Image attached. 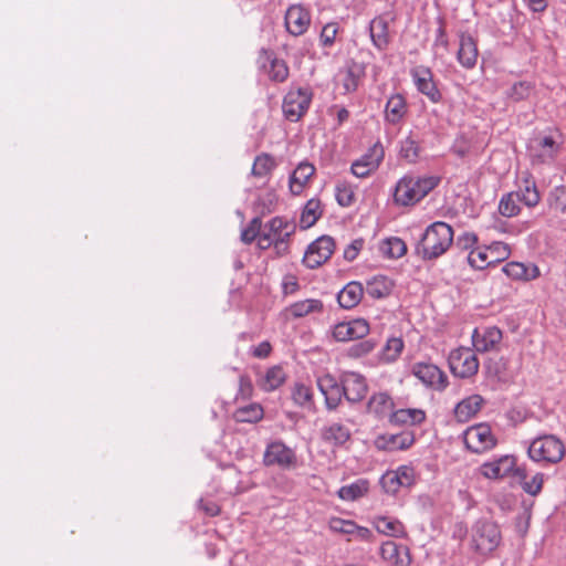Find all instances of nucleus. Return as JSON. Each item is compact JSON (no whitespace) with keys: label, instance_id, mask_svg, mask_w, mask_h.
<instances>
[{"label":"nucleus","instance_id":"1","mask_svg":"<svg viewBox=\"0 0 566 566\" xmlns=\"http://www.w3.org/2000/svg\"><path fill=\"white\" fill-rule=\"evenodd\" d=\"M453 229L443 221L428 226L416 244V253L422 260H434L444 254L453 242Z\"/></svg>","mask_w":566,"mask_h":566},{"label":"nucleus","instance_id":"2","mask_svg":"<svg viewBox=\"0 0 566 566\" xmlns=\"http://www.w3.org/2000/svg\"><path fill=\"white\" fill-rule=\"evenodd\" d=\"M440 182L437 176L406 175L400 178L394 192V201L399 206H413L432 191Z\"/></svg>","mask_w":566,"mask_h":566},{"label":"nucleus","instance_id":"3","mask_svg":"<svg viewBox=\"0 0 566 566\" xmlns=\"http://www.w3.org/2000/svg\"><path fill=\"white\" fill-rule=\"evenodd\" d=\"M502 539L499 526L489 520L482 518L471 528V544L481 555H488L496 549Z\"/></svg>","mask_w":566,"mask_h":566},{"label":"nucleus","instance_id":"4","mask_svg":"<svg viewBox=\"0 0 566 566\" xmlns=\"http://www.w3.org/2000/svg\"><path fill=\"white\" fill-rule=\"evenodd\" d=\"M527 452L535 462L557 463L564 458L565 447L557 437L547 434L534 439Z\"/></svg>","mask_w":566,"mask_h":566},{"label":"nucleus","instance_id":"5","mask_svg":"<svg viewBox=\"0 0 566 566\" xmlns=\"http://www.w3.org/2000/svg\"><path fill=\"white\" fill-rule=\"evenodd\" d=\"M559 136L545 135L533 139L528 146L530 157L535 165H551L562 149Z\"/></svg>","mask_w":566,"mask_h":566},{"label":"nucleus","instance_id":"6","mask_svg":"<svg viewBox=\"0 0 566 566\" xmlns=\"http://www.w3.org/2000/svg\"><path fill=\"white\" fill-rule=\"evenodd\" d=\"M312 92L308 87L291 88L284 96L282 109L291 122H297L308 109Z\"/></svg>","mask_w":566,"mask_h":566},{"label":"nucleus","instance_id":"7","mask_svg":"<svg viewBox=\"0 0 566 566\" xmlns=\"http://www.w3.org/2000/svg\"><path fill=\"white\" fill-rule=\"evenodd\" d=\"M449 366L454 376L469 378L478 373L479 360L472 349L459 347L450 353Z\"/></svg>","mask_w":566,"mask_h":566},{"label":"nucleus","instance_id":"8","mask_svg":"<svg viewBox=\"0 0 566 566\" xmlns=\"http://www.w3.org/2000/svg\"><path fill=\"white\" fill-rule=\"evenodd\" d=\"M296 460L297 458L294 450L280 440L268 443L263 454V463L265 467L276 465L282 470L294 468Z\"/></svg>","mask_w":566,"mask_h":566},{"label":"nucleus","instance_id":"9","mask_svg":"<svg viewBox=\"0 0 566 566\" xmlns=\"http://www.w3.org/2000/svg\"><path fill=\"white\" fill-rule=\"evenodd\" d=\"M465 447L474 453H482L492 449L496 440L486 423H479L468 428L463 433Z\"/></svg>","mask_w":566,"mask_h":566},{"label":"nucleus","instance_id":"10","mask_svg":"<svg viewBox=\"0 0 566 566\" xmlns=\"http://www.w3.org/2000/svg\"><path fill=\"white\" fill-rule=\"evenodd\" d=\"M335 241L329 235H322L312 242L303 258V263L308 269H317L333 254Z\"/></svg>","mask_w":566,"mask_h":566},{"label":"nucleus","instance_id":"11","mask_svg":"<svg viewBox=\"0 0 566 566\" xmlns=\"http://www.w3.org/2000/svg\"><path fill=\"white\" fill-rule=\"evenodd\" d=\"M385 157V149L380 142L375 143L367 151L356 159L350 167V171L358 178H366L378 169Z\"/></svg>","mask_w":566,"mask_h":566},{"label":"nucleus","instance_id":"12","mask_svg":"<svg viewBox=\"0 0 566 566\" xmlns=\"http://www.w3.org/2000/svg\"><path fill=\"white\" fill-rule=\"evenodd\" d=\"M416 473L413 468L409 465H400L395 471L386 472L380 484L386 493L396 494L401 488H410L415 484Z\"/></svg>","mask_w":566,"mask_h":566},{"label":"nucleus","instance_id":"13","mask_svg":"<svg viewBox=\"0 0 566 566\" xmlns=\"http://www.w3.org/2000/svg\"><path fill=\"white\" fill-rule=\"evenodd\" d=\"M411 373L424 386L434 390H443L448 386L447 375L431 363H416L412 366Z\"/></svg>","mask_w":566,"mask_h":566},{"label":"nucleus","instance_id":"14","mask_svg":"<svg viewBox=\"0 0 566 566\" xmlns=\"http://www.w3.org/2000/svg\"><path fill=\"white\" fill-rule=\"evenodd\" d=\"M316 384L324 396L326 409L336 410L344 398L342 379L337 380L333 375L324 374L317 377Z\"/></svg>","mask_w":566,"mask_h":566},{"label":"nucleus","instance_id":"15","mask_svg":"<svg viewBox=\"0 0 566 566\" xmlns=\"http://www.w3.org/2000/svg\"><path fill=\"white\" fill-rule=\"evenodd\" d=\"M410 75L417 90L432 103H439L442 99V94L437 87L432 71L429 67L417 66L410 71Z\"/></svg>","mask_w":566,"mask_h":566},{"label":"nucleus","instance_id":"16","mask_svg":"<svg viewBox=\"0 0 566 566\" xmlns=\"http://www.w3.org/2000/svg\"><path fill=\"white\" fill-rule=\"evenodd\" d=\"M502 338V331L496 326L475 327L472 333V344L479 353L499 350Z\"/></svg>","mask_w":566,"mask_h":566},{"label":"nucleus","instance_id":"17","mask_svg":"<svg viewBox=\"0 0 566 566\" xmlns=\"http://www.w3.org/2000/svg\"><path fill=\"white\" fill-rule=\"evenodd\" d=\"M344 398L349 403L360 402L368 392L366 378L355 371H347L342 375Z\"/></svg>","mask_w":566,"mask_h":566},{"label":"nucleus","instance_id":"18","mask_svg":"<svg viewBox=\"0 0 566 566\" xmlns=\"http://www.w3.org/2000/svg\"><path fill=\"white\" fill-rule=\"evenodd\" d=\"M415 433L411 430H403L398 433H382L376 437L375 447L378 450L395 452L408 450L415 443Z\"/></svg>","mask_w":566,"mask_h":566},{"label":"nucleus","instance_id":"19","mask_svg":"<svg viewBox=\"0 0 566 566\" xmlns=\"http://www.w3.org/2000/svg\"><path fill=\"white\" fill-rule=\"evenodd\" d=\"M369 323L364 318L340 322L333 328V337L337 342H349L364 338L369 333Z\"/></svg>","mask_w":566,"mask_h":566},{"label":"nucleus","instance_id":"20","mask_svg":"<svg viewBox=\"0 0 566 566\" xmlns=\"http://www.w3.org/2000/svg\"><path fill=\"white\" fill-rule=\"evenodd\" d=\"M395 20L391 13L375 17L369 23V34L375 48L384 51L390 43L389 24Z\"/></svg>","mask_w":566,"mask_h":566},{"label":"nucleus","instance_id":"21","mask_svg":"<svg viewBox=\"0 0 566 566\" xmlns=\"http://www.w3.org/2000/svg\"><path fill=\"white\" fill-rule=\"evenodd\" d=\"M516 185L517 189L512 191V193L515 195L520 202L528 208H534L539 203L541 193L534 177L528 171L521 174Z\"/></svg>","mask_w":566,"mask_h":566},{"label":"nucleus","instance_id":"22","mask_svg":"<svg viewBox=\"0 0 566 566\" xmlns=\"http://www.w3.org/2000/svg\"><path fill=\"white\" fill-rule=\"evenodd\" d=\"M284 20L289 33L297 36L307 31L311 24V14L303 6L293 4L286 10Z\"/></svg>","mask_w":566,"mask_h":566},{"label":"nucleus","instance_id":"23","mask_svg":"<svg viewBox=\"0 0 566 566\" xmlns=\"http://www.w3.org/2000/svg\"><path fill=\"white\" fill-rule=\"evenodd\" d=\"M395 401L387 391L374 392L366 405L367 412L377 420L389 419Z\"/></svg>","mask_w":566,"mask_h":566},{"label":"nucleus","instance_id":"24","mask_svg":"<svg viewBox=\"0 0 566 566\" xmlns=\"http://www.w3.org/2000/svg\"><path fill=\"white\" fill-rule=\"evenodd\" d=\"M407 114L408 104L406 98L399 93L390 95L384 109L385 123L392 126H398L403 123Z\"/></svg>","mask_w":566,"mask_h":566},{"label":"nucleus","instance_id":"25","mask_svg":"<svg viewBox=\"0 0 566 566\" xmlns=\"http://www.w3.org/2000/svg\"><path fill=\"white\" fill-rule=\"evenodd\" d=\"M515 458L513 455H502L493 461L483 463L480 467V473L486 479H502L513 471Z\"/></svg>","mask_w":566,"mask_h":566},{"label":"nucleus","instance_id":"26","mask_svg":"<svg viewBox=\"0 0 566 566\" xmlns=\"http://www.w3.org/2000/svg\"><path fill=\"white\" fill-rule=\"evenodd\" d=\"M479 56L476 41L468 33H461L457 60L464 69L471 70L475 66Z\"/></svg>","mask_w":566,"mask_h":566},{"label":"nucleus","instance_id":"27","mask_svg":"<svg viewBox=\"0 0 566 566\" xmlns=\"http://www.w3.org/2000/svg\"><path fill=\"white\" fill-rule=\"evenodd\" d=\"M350 430L340 422H331L322 428L321 438L334 447H340L350 439Z\"/></svg>","mask_w":566,"mask_h":566},{"label":"nucleus","instance_id":"28","mask_svg":"<svg viewBox=\"0 0 566 566\" xmlns=\"http://www.w3.org/2000/svg\"><path fill=\"white\" fill-rule=\"evenodd\" d=\"M484 399L480 395H471L460 402L454 408V417L459 422H467L473 418L481 409Z\"/></svg>","mask_w":566,"mask_h":566},{"label":"nucleus","instance_id":"29","mask_svg":"<svg viewBox=\"0 0 566 566\" xmlns=\"http://www.w3.org/2000/svg\"><path fill=\"white\" fill-rule=\"evenodd\" d=\"M364 286L357 281L347 283L337 294L338 304L346 310L357 306L364 295Z\"/></svg>","mask_w":566,"mask_h":566},{"label":"nucleus","instance_id":"30","mask_svg":"<svg viewBox=\"0 0 566 566\" xmlns=\"http://www.w3.org/2000/svg\"><path fill=\"white\" fill-rule=\"evenodd\" d=\"M426 420V412L418 408L392 410L388 422L392 426H417Z\"/></svg>","mask_w":566,"mask_h":566},{"label":"nucleus","instance_id":"31","mask_svg":"<svg viewBox=\"0 0 566 566\" xmlns=\"http://www.w3.org/2000/svg\"><path fill=\"white\" fill-rule=\"evenodd\" d=\"M260 62L272 81L283 82L287 78L289 67L283 60L272 57L270 53L264 51L260 56Z\"/></svg>","mask_w":566,"mask_h":566},{"label":"nucleus","instance_id":"32","mask_svg":"<svg viewBox=\"0 0 566 566\" xmlns=\"http://www.w3.org/2000/svg\"><path fill=\"white\" fill-rule=\"evenodd\" d=\"M286 379V374L281 366H272L261 374L256 385L265 392L274 391L281 387Z\"/></svg>","mask_w":566,"mask_h":566},{"label":"nucleus","instance_id":"33","mask_svg":"<svg viewBox=\"0 0 566 566\" xmlns=\"http://www.w3.org/2000/svg\"><path fill=\"white\" fill-rule=\"evenodd\" d=\"M380 555L395 566H408L410 563L408 549L392 541H387L381 545Z\"/></svg>","mask_w":566,"mask_h":566},{"label":"nucleus","instance_id":"34","mask_svg":"<svg viewBox=\"0 0 566 566\" xmlns=\"http://www.w3.org/2000/svg\"><path fill=\"white\" fill-rule=\"evenodd\" d=\"M315 167L308 161H302L290 176V190L293 195H300L306 182L314 175Z\"/></svg>","mask_w":566,"mask_h":566},{"label":"nucleus","instance_id":"35","mask_svg":"<svg viewBox=\"0 0 566 566\" xmlns=\"http://www.w3.org/2000/svg\"><path fill=\"white\" fill-rule=\"evenodd\" d=\"M394 289V282L385 275H376L367 281L364 289L371 298H384L388 296Z\"/></svg>","mask_w":566,"mask_h":566},{"label":"nucleus","instance_id":"36","mask_svg":"<svg viewBox=\"0 0 566 566\" xmlns=\"http://www.w3.org/2000/svg\"><path fill=\"white\" fill-rule=\"evenodd\" d=\"M503 272L513 280H533L538 276L536 265H525L520 262H509L503 266Z\"/></svg>","mask_w":566,"mask_h":566},{"label":"nucleus","instance_id":"37","mask_svg":"<svg viewBox=\"0 0 566 566\" xmlns=\"http://www.w3.org/2000/svg\"><path fill=\"white\" fill-rule=\"evenodd\" d=\"M324 305L321 300L307 298L295 302L287 307V312L294 318H302L312 313L323 312Z\"/></svg>","mask_w":566,"mask_h":566},{"label":"nucleus","instance_id":"38","mask_svg":"<svg viewBox=\"0 0 566 566\" xmlns=\"http://www.w3.org/2000/svg\"><path fill=\"white\" fill-rule=\"evenodd\" d=\"M269 232L275 239V247L286 242L291 233L294 231V226L291 224L286 219L281 217L273 218L269 224Z\"/></svg>","mask_w":566,"mask_h":566},{"label":"nucleus","instance_id":"39","mask_svg":"<svg viewBox=\"0 0 566 566\" xmlns=\"http://www.w3.org/2000/svg\"><path fill=\"white\" fill-rule=\"evenodd\" d=\"M369 489V483L367 480L358 479L352 484L344 485L337 491V495L339 499L344 501H356L363 497Z\"/></svg>","mask_w":566,"mask_h":566},{"label":"nucleus","instance_id":"40","mask_svg":"<svg viewBox=\"0 0 566 566\" xmlns=\"http://www.w3.org/2000/svg\"><path fill=\"white\" fill-rule=\"evenodd\" d=\"M264 411L261 405L253 402L239 407L233 412V419L237 422L255 423L263 418Z\"/></svg>","mask_w":566,"mask_h":566},{"label":"nucleus","instance_id":"41","mask_svg":"<svg viewBox=\"0 0 566 566\" xmlns=\"http://www.w3.org/2000/svg\"><path fill=\"white\" fill-rule=\"evenodd\" d=\"M376 530L385 535L394 537H403L406 535L403 524L396 520L387 516L377 517L375 521Z\"/></svg>","mask_w":566,"mask_h":566},{"label":"nucleus","instance_id":"42","mask_svg":"<svg viewBox=\"0 0 566 566\" xmlns=\"http://www.w3.org/2000/svg\"><path fill=\"white\" fill-rule=\"evenodd\" d=\"M535 91V84L530 81L514 82L506 91V97L514 102H522L527 99Z\"/></svg>","mask_w":566,"mask_h":566},{"label":"nucleus","instance_id":"43","mask_svg":"<svg viewBox=\"0 0 566 566\" xmlns=\"http://www.w3.org/2000/svg\"><path fill=\"white\" fill-rule=\"evenodd\" d=\"M497 261H500V258H491L488 247L472 249L468 255L469 264L476 270H483Z\"/></svg>","mask_w":566,"mask_h":566},{"label":"nucleus","instance_id":"44","mask_svg":"<svg viewBox=\"0 0 566 566\" xmlns=\"http://www.w3.org/2000/svg\"><path fill=\"white\" fill-rule=\"evenodd\" d=\"M322 216L321 201L318 199H310L301 214L300 224L302 229L313 227Z\"/></svg>","mask_w":566,"mask_h":566},{"label":"nucleus","instance_id":"45","mask_svg":"<svg viewBox=\"0 0 566 566\" xmlns=\"http://www.w3.org/2000/svg\"><path fill=\"white\" fill-rule=\"evenodd\" d=\"M380 251L389 259H399L407 252V245L400 238L391 237L380 243Z\"/></svg>","mask_w":566,"mask_h":566},{"label":"nucleus","instance_id":"46","mask_svg":"<svg viewBox=\"0 0 566 566\" xmlns=\"http://www.w3.org/2000/svg\"><path fill=\"white\" fill-rule=\"evenodd\" d=\"M518 202V199L512 193V191L507 192L500 199L497 210L500 214L505 218L516 217L521 212Z\"/></svg>","mask_w":566,"mask_h":566},{"label":"nucleus","instance_id":"47","mask_svg":"<svg viewBox=\"0 0 566 566\" xmlns=\"http://www.w3.org/2000/svg\"><path fill=\"white\" fill-rule=\"evenodd\" d=\"M292 399L297 406L303 407V408L310 409L314 406L313 390L308 386H306L302 382H296L293 386Z\"/></svg>","mask_w":566,"mask_h":566},{"label":"nucleus","instance_id":"48","mask_svg":"<svg viewBox=\"0 0 566 566\" xmlns=\"http://www.w3.org/2000/svg\"><path fill=\"white\" fill-rule=\"evenodd\" d=\"M275 166L276 164L272 156L268 154L259 155L253 163L252 175L255 177H265L275 168Z\"/></svg>","mask_w":566,"mask_h":566},{"label":"nucleus","instance_id":"49","mask_svg":"<svg viewBox=\"0 0 566 566\" xmlns=\"http://www.w3.org/2000/svg\"><path fill=\"white\" fill-rule=\"evenodd\" d=\"M547 201L552 209L566 213V186L554 187L548 193Z\"/></svg>","mask_w":566,"mask_h":566},{"label":"nucleus","instance_id":"50","mask_svg":"<svg viewBox=\"0 0 566 566\" xmlns=\"http://www.w3.org/2000/svg\"><path fill=\"white\" fill-rule=\"evenodd\" d=\"M419 145L411 136L401 140L399 154L401 158L406 159L408 163H415L419 157Z\"/></svg>","mask_w":566,"mask_h":566},{"label":"nucleus","instance_id":"51","mask_svg":"<svg viewBox=\"0 0 566 566\" xmlns=\"http://www.w3.org/2000/svg\"><path fill=\"white\" fill-rule=\"evenodd\" d=\"M403 349V342L401 338L391 337L387 340L382 349V360L386 363L395 361Z\"/></svg>","mask_w":566,"mask_h":566},{"label":"nucleus","instance_id":"52","mask_svg":"<svg viewBox=\"0 0 566 566\" xmlns=\"http://www.w3.org/2000/svg\"><path fill=\"white\" fill-rule=\"evenodd\" d=\"M335 198L339 206L349 207L354 202V191L345 182H338L335 187Z\"/></svg>","mask_w":566,"mask_h":566},{"label":"nucleus","instance_id":"53","mask_svg":"<svg viewBox=\"0 0 566 566\" xmlns=\"http://www.w3.org/2000/svg\"><path fill=\"white\" fill-rule=\"evenodd\" d=\"M261 226H262L261 218L260 217L253 218L250 221L249 226L242 230L241 240L247 244L252 243L255 240V238L260 234Z\"/></svg>","mask_w":566,"mask_h":566},{"label":"nucleus","instance_id":"54","mask_svg":"<svg viewBox=\"0 0 566 566\" xmlns=\"http://www.w3.org/2000/svg\"><path fill=\"white\" fill-rule=\"evenodd\" d=\"M375 347L376 342L374 339H365L350 346L348 355L354 358H359L371 353Z\"/></svg>","mask_w":566,"mask_h":566},{"label":"nucleus","instance_id":"55","mask_svg":"<svg viewBox=\"0 0 566 566\" xmlns=\"http://www.w3.org/2000/svg\"><path fill=\"white\" fill-rule=\"evenodd\" d=\"M338 32V24L329 22L325 24L321 31L319 41L324 48H329L334 44L336 34Z\"/></svg>","mask_w":566,"mask_h":566},{"label":"nucleus","instance_id":"56","mask_svg":"<svg viewBox=\"0 0 566 566\" xmlns=\"http://www.w3.org/2000/svg\"><path fill=\"white\" fill-rule=\"evenodd\" d=\"M543 482H544L543 473L537 472L536 474H534L532 476L531 480H526L523 482L522 489L525 493L535 496L541 492V490L543 488Z\"/></svg>","mask_w":566,"mask_h":566},{"label":"nucleus","instance_id":"57","mask_svg":"<svg viewBox=\"0 0 566 566\" xmlns=\"http://www.w3.org/2000/svg\"><path fill=\"white\" fill-rule=\"evenodd\" d=\"M478 237L473 232H464L459 235L455 240V244L461 250H472V248L476 244Z\"/></svg>","mask_w":566,"mask_h":566},{"label":"nucleus","instance_id":"58","mask_svg":"<svg viewBox=\"0 0 566 566\" xmlns=\"http://www.w3.org/2000/svg\"><path fill=\"white\" fill-rule=\"evenodd\" d=\"M334 531L342 532L345 534H353L357 528V525L352 521H344L340 518L334 520L331 524Z\"/></svg>","mask_w":566,"mask_h":566},{"label":"nucleus","instance_id":"59","mask_svg":"<svg viewBox=\"0 0 566 566\" xmlns=\"http://www.w3.org/2000/svg\"><path fill=\"white\" fill-rule=\"evenodd\" d=\"M364 245V241L361 239L354 240L347 248L344 250V259L347 261H354L358 252L361 250Z\"/></svg>","mask_w":566,"mask_h":566},{"label":"nucleus","instance_id":"60","mask_svg":"<svg viewBox=\"0 0 566 566\" xmlns=\"http://www.w3.org/2000/svg\"><path fill=\"white\" fill-rule=\"evenodd\" d=\"M491 253V258H500V260L505 259L510 254L509 247L502 242H496L491 247H488Z\"/></svg>","mask_w":566,"mask_h":566},{"label":"nucleus","instance_id":"61","mask_svg":"<svg viewBox=\"0 0 566 566\" xmlns=\"http://www.w3.org/2000/svg\"><path fill=\"white\" fill-rule=\"evenodd\" d=\"M343 86L345 88L346 92H354L357 90V86H358V78L357 76L353 73V71L348 70L344 76V80H343Z\"/></svg>","mask_w":566,"mask_h":566},{"label":"nucleus","instance_id":"62","mask_svg":"<svg viewBox=\"0 0 566 566\" xmlns=\"http://www.w3.org/2000/svg\"><path fill=\"white\" fill-rule=\"evenodd\" d=\"M511 474H513V476L518 481L521 485L523 484L524 481L527 480V470L524 467H517L515 464Z\"/></svg>","mask_w":566,"mask_h":566},{"label":"nucleus","instance_id":"63","mask_svg":"<svg viewBox=\"0 0 566 566\" xmlns=\"http://www.w3.org/2000/svg\"><path fill=\"white\" fill-rule=\"evenodd\" d=\"M270 352H271L270 344L268 342H263L253 350V355L255 357L264 358L270 354Z\"/></svg>","mask_w":566,"mask_h":566},{"label":"nucleus","instance_id":"64","mask_svg":"<svg viewBox=\"0 0 566 566\" xmlns=\"http://www.w3.org/2000/svg\"><path fill=\"white\" fill-rule=\"evenodd\" d=\"M272 243L275 244V239L273 238V235L269 232V233H262V234H259V247L261 249H266L269 248Z\"/></svg>","mask_w":566,"mask_h":566}]
</instances>
